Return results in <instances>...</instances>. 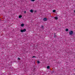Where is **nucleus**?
Listing matches in <instances>:
<instances>
[{"label":"nucleus","mask_w":75,"mask_h":75,"mask_svg":"<svg viewBox=\"0 0 75 75\" xmlns=\"http://www.w3.org/2000/svg\"><path fill=\"white\" fill-rule=\"evenodd\" d=\"M26 31V29H24L23 30H21V33H23V32H25Z\"/></svg>","instance_id":"f257e3e1"},{"label":"nucleus","mask_w":75,"mask_h":75,"mask_svg":"<svg viewBox=\"0 0 75 75\" xmlns=\"http://www.w3.org/2000/svg\"><path fill=\"white\" fill-rule=\"evenodd\" d=\"M73 34V31L72 30H71L69 32V35H72Z\"/></svg>","instance_id":"f03ea898"},{"label":"nucleus","mask_w":75,"mask_h":75,"mask_svg":"<svg viewBox=\"0 0 75 75\" xmlns=\"http://www.w3.org/2000/svg\"><path fill=\"white\" fill-rule=\"evenodd\" d=\"M47 20H48V18H44L43 19V20L44 21H47Z\"/></svg>","instance_id":"7ed1b4c3"},{"label":"nucleus","mask_w":75,"mask_h":75,"mask_svg":"<svg viewBox=\"0 0 75 75\" xmlns=\"http://www.w3.org/2000/svg\"><path fill=\"white\" fill-rule=\"evenodd\" d=\"M54 19L55 20H58V17H54Z\"/></svg>","instance_id":"20e7f679"},{"label":"nucleus","mask_w":75,"mask_h":75,"mask_svg":"<svg viewBox=\"0 0 75 75\" xmlns=\"http://www.w3.org/2000/svg\"><path fill=\"white\" fill-rule=\"evenodd\" d=\"M30 12H31V13H33V12H34V11H33V10L32 9L30 10Z\"/></svg>","instance_id":"39448f33"},{"label":"nucleus","mask_w":75,"mask_h":75,"mask_svg":"<svg viewBox=\"0 0 75 75\" xmlns=\"http://www.w3.org/2000/svg\"><path fill=\"white\" fill-rule=\"evenodd\" d=\"M24 24L23 23H22L21 25V27H24Z\"/></svg>","instance_id":"423d86ee"},{"label":"nucleus","mask_w":75,"mask_h":75,"mask_svg":"<svg viewBox=\"0 0 75 75\" xmlns=\"http://www.w3.org/2000/svg\"><path fill=\"white\" fill-rule=\"evenodd\" d=\"M57 37V35H55V33H54V37L55 38V37Z\"/></svg>","instance_id":"0eeeda50"},{"label":"nucleus","mask_w":75,"mask_h":75,"mask_svg":"<svg viewBox=\"0 0 75 75\" xmlns=\"http://www.w3.org/2000/svg\"><path fill=\"white\" fill-rule=\"evenodd\" d=\"M21 15H20L19 16V18H21Z\"/></svg>","instance_id":"6e6552de"},{"label":"nucleus","mask_w":75,"mask_h":75,"mask_svg":"<svg viewBox=\"0 0 75 75\" xmlns=\"http://www.w3.org/2000/svg\"><path fill=\"white\" fill-rule=\"evenodd\" d=\"M47 69H50V66H47Z\"/></svg>","instance_id":"1a4fd4ad"},{"label":"nucleus","mask_w":75,"mask_h":75,"mask_svg":"<svg viewBox=\"0 0 75 75\" xmlns=\"http://www.w3.org/2000/svg\"><path fill=\"white\" fill-rule=\"evenodd\" d=\"M55 11H56V10H54L53 11V13H55Z\"/></svg>","instance_id":"9d476101"},{"label":"nucleus","mask_w":75,"mask_h":75,"mask_svg":"<svg viewBox=\"0 0 75 75\" xmlns=\"http://www.w3.org/2000/svg\"><path fill=\"white\" fill-rule=\"evenodd\" d=\"M66 31H68V29H66Z\"/></svg>","instance_id":"9b49d317"},{"label":"nucleus","mask_w":75,"mask_h":75,"mask_svg":"<svg viewBox=\"0 0 75 75\" xmlns=\"http://www.w3.org/2000/svg\"><path fill=\"white\" fill-rule=\"evenodd\" d=\"M38 62V64H40V61H38L37 62Z\"/></svg>","instance_id":"f8f14e48"},{"label":"nucleus","mask_w":75,"mask_h":75,"mask_svg":"<svg viewBox=\"0 0 75 75\" xmlns=\"http://www.w3.org/2000/svg\"><path fill=\"white\" fill-rule=\"evenodd\" d=\"M32 58H36V57L35 56H33L32 57Z\"/></svg>","instance_id":"ddd939ff"},{"label":"nucleus","mask_w":75,"mask_h":75,"mask_svg":"<svg viewBox=\"0 0 75 75\" xmlns=\"http://www.w3.org/2000/svg\"><path fill=\"white\" fill-rule=\"evenodd\" d=\"M18 59L19 60H20V59H20V58L18 57Z\"/></svg>","instance_id":"4468645a"},{"label":"nucleus","mask_w":75,"mask_h":75,"mask_svg":"<svg viewBox=\"0 0 75 75\" xmlns=\"http://www.w3.org/2000/svg\"><path fill=\"white\" fill-rule=\"evenodd\" d=\"M41 28H44V26L43 25H42Z\"/></svg>","instance_id":"2eb2a0df"},{"label":"nucleus","mask_w":75,"mask_h":75,"mask_svg":"<svg viewBox=\"0 0 75 75\" xmlns=\"http://www.w3.org/2000/svg\"><path fill=\"white\" fill-rule=\"evenodd\" d=\"M31 1H35V0H30Z\"/></svg>","instance_id":"dca6fc26"},{"label":"nucleus","mask_w":75,"mask_h":75,"mask_svg":"<svg viewBox=\"0 0 75 75\" xmlns=\"http://www.w3.org/2000/svg\"><path fill=\"white\" fill-rule=\"evenodd\" d=\"M24 13H26V11H24Z\"/></svg>","instance_id":"f3484780"},{"label":"nucleus","mask_w":75,"mask_h":75,"mask_svg":"<svg viewBox=\"0 0 75 75\" xmlns=\"http://www.w3.org/2000/svg\"><path fill=\"white\" fill-rule=\"evenodd\" d=\"M35 12H36V11H35Z\"/></svg>","instance_id":"a211bd4d"},{"label":"nucleus","mask_w":75,"mask_h":75,"mask_svg":"<svg viewBox=\"0 0 75 75\" xmlns=\"http://www.w3.org/2000/svg\"><path fill=\"white\" fill-rule=\"evenodd\" d=\"M0 20H1V19L0 18Z\"/></svg>","instance_id":"6ab92c4d"}]
</instances>
